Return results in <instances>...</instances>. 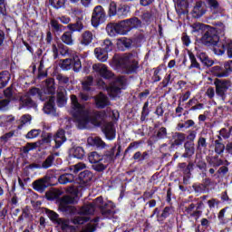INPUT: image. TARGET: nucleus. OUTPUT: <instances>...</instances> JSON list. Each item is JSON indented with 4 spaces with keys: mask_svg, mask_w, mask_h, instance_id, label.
Here are the masks:
<instances>
[{
    "mask_svg": "<svg viewBox=\"0 0 232 232\" xmlns=\"http://www.w3.org/2000/svg\"><path fill=\"white\" fill-rule=\"evenodd\" d=\"M15 121V117L13 115H2L0 116V128H8L12 126V122Z\"/></svg>",
    "mask_w": 232,
    "mask_h": 232,
    "instance_id": "nucleus-31",
    "label": "nucleus"
},
{
    "mask_svg": "<svg viewBox=\"0 0 232 232\" xmlns=\"http://www.w3.org/2000/svg\"><path fill=\"white\" fill-rule=\"evenodd\" d=\"M49 99L44 105L43 111L46 115H55L57 109L55 108V96L53 94L49 95Z\"/></svg>",
    "mask_w": 232,
    "mask_h": 232,
    "instance_id": "nucleus-21",
    "label": "nucleus"
},
{
    "mask_svg": "<svg viewBox=\"0 0 232 232\" xmlns=\"http://www.w3.org/2000/svg\"><path fill=\"white\" fill-rule=\"evenodd\" d=\"M45 214L47 215L48 218L51 220V222H53V224H57L58 226H62L64 222L63 218H59V214L53 210H50L48 208L45 209Z\"/></svg>",
    "mask_w": 232,
    "mask_h": 232,
    "instance_id": "nucleus-28",
    "label": "nucleus"
},
{
    "mask_svg": "<svg viewBox=\"0 0 232 232\" xmlns=\"http://www.w3.org/2000/svg\"><path fill=\"white\" fill-rule=\"evenodd\" d=\"M51 28L54 32H63V24H59V21H57L55 18H52L50 21Z\"/></svg>",
    "mask_w": 232,
    "mask_h": 232,
    "instance_id": "nucleus-52",
    "label": "nucleus"
},
{
    "mask_svg": "<svg viewBox=\"0 0 232 232\" xmlns=\"http://www.w3.org/2000/svg\"><path fill=\"white\" fill-rule=\"evenodd\" d=\"M66 102H68V98L66 97L65 91H58L56 95V103L58 108H64V106H66Z\"/></svg>",
    "mask_w": 232,
    "mask_h": 232,
    "instance_id": "nucleus-30",
    "label": "nucleus"
},
{
    "mask_svg": "<svg viewBox=\"0 0 232 232\" xmlns=\"http://www.w3.org/2000/svg\"><path fill=\"white\" fill-rule=\"evenodd\" d=\"M128 14H130V5H121L118 7V17H128Z\"/></svg>",
    "mask_w": 232,
    "mask_h": 232,
    "instance_id": "nucleus-43",
    "label": "nucleus"
},
{
    "mask_svg": "<svg viewBox=\"0 0 232 232\" xmlns=\"http://www.w3.org/2000/svg\"><path fill=\"white\" fill-rule=\"evenodd\" d=\"M78 180L81 188H88V170L81 172L78 176Z\"/></svg>",
    "mask_w": 232,
    "mask_h": 232,
    "instance_id": "nucleus-38",
    "label": "nucleus"
},
{
    "mask_svg": "<svg viewBox=\"0 0 232 232\" xmlns=\"http://www.w3.org/2000/svg\"><path fill=\"white\" fill-rule=\"evenodd\" d=\"M59 210L65 216V217H74L71 218V223L74 224V226H82L88 222V204L84 203V205L79 208L66 205L64 203L59 204Z\"/></svg>",
    "mask_w": 232,
    "mask_h": 232,
    "instance_id": "nucleus-6",
    "label": "nucleus"
},
{
    "mask_svg": "<svg viewBox=\"0 0 232 232\" xmlns=\"http://www.w3.org/2000/svg\"><path fill=\"white\" fill-rule=\"evenodd\" d=\"M227 88H216V94L218 97H221L222 101H226V92Z\"/></svg>",
    "mask_w": 232,
    "mask_h": 232,
    "instance_id": "nucleus-63",
    "label": "nucleus"
},
{
    "mask_svg": "<svg viewBox=\"0 0 232 232\" xmlns=\"http://www.w3.org/2000/svg\"><path fill=\"white\" fill-rule=\"evenodd\" d=\"M150 102H146L143 104L142 107V111H141V115H140V121L144 122V121H146V117H148V115H150Z\"/></svg>",
    "mask_w": 232,
    "mask_h": 232,
    "instance_id": "nucleus-48",
    "label": "nucleus"
},
{
    "mask_svg": "<svg viewBox=\"0 0 232 232\" xmlns=\"http://www.w3.org/2000/svg\"><path fill=\"white\" fill-rule=\"evenodd\" d=\"M184 153L181 154L182 159H191L195 155V142L185 141Z\"/></svg>",
    "mask_w": 232,
    "mask_h": 232,
    "instance_id": "nucleus-27",
    "label": "nucleus"
},
{
    "mask_svg": "<svg viewBox=\"0 0 232 232\" xmlns=\"http://www.w3.org/2000/svg\"><path fill=\"white\" fill-rule=\"evenodd\" d=\"M117 4L115 2H111L109 5V16L113 17L118 14Z\"/></svg>",
    "mask_w": 232,
    "mask_h": 232,
    "instance_id": "nucleus-57",
    "label": "nucleus"
},
{
    "mask_svg": "<svg viewBox=\"0 0 232 232\" xmlns=\"http://www.w3.org/2000/svg\"><path fill=\"white\" fill-rule=\"evenodd\" d=\"M197 32L201 34V37L198 40L200 44L208 46V48L212 47L214 50L215 48H220V44H222L223 41H220V36L218 35L217 27L200 24Z\"/></svg>",
    "mask_w": 232,
    "mask_h": 232,
    "instance_id": "nucleus-5",
    "label": "nucleus"
},
{
    "mask_svg": "<svg viewBox=\"0 0 232 232\" xmlns=\"http://www.w3.org/2000/svg\"><path fill=\"white\" fill-rule=\"evenodd\" d=\"M37 95L40 101H47L50 95H55V88H31L24 95L18 94V99L23 108H37V103L32 100V97Z\"/></svg>",
    "mask_w": 232,
    "mask_h": 232,
    "instance_id": "nucleus-3",
    "label": "nucleus"
},
{
    "mask_svg": "<svg viewBox=\"0 0 232 232\" xmlns=\"http://www.w3.org/2000/svg\"><path fill=\"white\" fill-rule=\"evenodd\" d=\"M94 102L98 110H104V108H106L107 106H111V102H110V98L102 92H100L99 94L94 96Z\"/></svg>",
    "mask_w": 232,
    "mask_h": 232,
    "instance_id": "nucleus-20",
    "label": "nucleus"
},
{
    "mask_svg": "<svg viewBox=\"0 0 232 232\" xmlns=\"http://www.w3.org/2000/svg\"><path fill=\"white\" fill-rule=\"evenodd\" d=\"M14 134L15 132L14 130L6 132L5 134L0 137V140H2V142L4 143H6L8 142V140H10V139H12V137H14Z\"/></svg>",
    "mask_w": 232,
    "mask_h": 232,
    "instance_id": "nucleus-64",
    "label": "nucleus"
},
{
    "mask_svg": "<svg viewBox=\"0 0 232 232\" xmlns=\"http://www.w3.org/2000/svg\"><path fill=\"white\" fill-rule=\"evenodd\" d=\"M157 139L162 140L168 137V129L166 127H161L156 133Z\"/></svg>",
    "mask_w": 232,
    "mask_h": 232,
    "instance_id": "nucleus-61",
    "label": "nucleus"
},
{
    "mask_svg": "<svg viewBox=\"0 0 232 232\" xmlns=\"http://www.w3.org/2000/svg\"><path fill=\"white\" fill-rule=\"evenodd\" d=\"M4 95L5 97L6 101H17V99L19 98V94H15V92H14V88H6L5 90H4Z\"/></svg>",
    "mask_w": 232,
    "mask_h": 232,
    "instance_id": "nucleus-37",
    "label": "nucleus"
},
{
    "mask_svg": "<svg viewBox=\"0 0 232 232\" xmlns=\"http://www.w3.org/2000/svg\"><path fill=\"white\" fill-rule=\"evenodd\" d=\"M214 146H215V149H214L215 153H217L218 155H222V153H224V150H226V145H224V143L218 140H215Z\"/></svg>",
    "mask_w": 232,
    "mask_h": 232,
    "instance_id": "nucleus-50",
    "label": "nucleus"
},
{
    "mask_svg": "<svg viewBox=\"0 0 232 232\" xmlns=\"http://www.w3.org/2000/svg\"><path fill=\"white\" fill-rule=\"evenodd\" d=\"M141 19L144 23H146L147 24H150L151 21H153V13L149 11L143 13L141 14Z\"/></svg>",
    "mask_w": 232,
    "mask_h": 232,
    "instance_id": "nucleus-55",
    "label": "nucleus"
},
{
    "mask_svg": "<svg viewBox=\"0 0 232 232\" xmlns=\"http://www.w3.org/2000/svg\"><path fill=\"white\" fill-rule=\"evenodd\" d=\"M42 130L41 129H33L27 132L25 135V139L32 140V139H37L39 135H41Z\"/></svg>",
    "mask_w": 232,
    "mask_h": 232,
    "instance_id": "nucleus-49",
    "label": "nucleus"
},
{
    "mask_svg": "<svg viewBox=\"0 0 232 232\" xmlns=\"http://www.w3.org/2000/svg\"><path fill=\"white\" fill-rule=\"evenodd\" d=\"M216 88H231L232 82L230 80L216 79L214 82Z\"/></svg>",
    "mask_w": 232,
    "mask_h": 232,
    "instance_id": "nucleus-39",
    "label": "nucleus"
},
{
    "mask_svg": "<svg viewBox=\"0 0 232 232\" xmlns=\"http://www.w3.org/2000/svg\"><path fill=\"white\" fill-rule=\"evenodd\" d=\"M61 229H62V231H65V232H76L77 231V227L75 226L69 225L68 223H66L65 220H63V222L62 223Z\"/></svg>",
    "mask_w": 232,
    "mask_h": 232,
    "instance_id": "nucleus-53",
    "label": "nucleus"
},
{
    "mask_svg": "<svg viewBox=\"0 0 232 232\" xmlns=\"http://www.w3.org/2000/svg\"><path fill=\"white\" fill-rule=\"evenodd\" d=\"M88 146H92V148H97V150H104L105 148H110V145L106 144L104 140L99 136L89 137Z\"/></svg>",
    "mask_w": 232,
    "mask_h": 232,
    "instance_id": "nucleus-22",
    "label": "nucleus"
},
{
    "mask_svg": "<svg viewBox=\"0 0 232 232\" xmlns=\"http://www.w3.org/2000/svg\"><path fill=\"white\" fill-rule=\"evenodd\" d=\"M228 172H229V168H227V166H221L218 169L214 177H216V179H224V177H226V175H227Z\"/></svg>",
    "mask_w": 232,
    "mask_h": 232,
    "instance_id": "nucleus-46",
    "label": "nucleus"
},
{
    "mask_svg": "<svg viewBox=\"0 0 232 232\" xmlns=\"http://www.w3.org/2000/svg\"><path fill=\"white\" fill-rule=\"evenodd\" d=\"M102 131L107 140H115V137H117V130L115 129V123H113V121L104 123L102 126Z\"/></svg>",
    "mask_w": 232,
    "mask_h": 232,
    "instance_id": "nucleus-18",
    "label": "nucleus"
},
{
    "mask_svg": "<svg viewBox=\"0 0 232 232\" xmlns=\"http://www.w3.org/2000/svg\"><path fill=\"white\" fill-rule=\"evenodd\" d=\"M193 162L189 161L188 164L181 162L178 164V170L183 173V184L188 186L189 184V179H191V170L193 169Z\"/></svg>",
    "mask_w": 232,
    "mask_h": 232,
    "instance_id": "nucleus-17",
    "label": "nucleus"
},
{
    "mask_svg": "<svg viewBox=\"0 0 232 232\" xmlns=\"http://www.w3.org/2000/svg\"><path fill=\"white\" fill-rule=\"evenodd\" d=\"M67 28L71 30V32H81L82 30V23L77 22L76 24H70L67 25Z\"/></svg>",
    "mask_w": 232,
    "mask_h": 232,
    "instance_id": "nucleus-56",
    "label": "nucleus"
},
{
    "mask_svg": "<svg viewBox=\"0 0 232 232\" xmlns=\"http://www.w3.org/2000/svg\"><path fill=\"white\" fill-rule=\"evenodd\" d=\"M60 67L62 70H72L74 72H79L82 65L81 64V60L79 56H74L73 59H64L61 62Z\"/></svg>",
    "mask_w": 232,
    "mask_h": 232,
    "instance_id": "nucleus-16",
    "label": "nucleus"
},
{
    "mask_svg": "<svg viewBox=\"0 0 232 232\" xmlns=\"http://www.w3.org/2000/svg\"><path fill=\"white\" fill-rule=\"evenodd\" d=\"M210 72L214 77H229L232 73V62H225L223 65H215L210 69Z\"/></svg>",
    "mask_w": 232,
    "mask_h": 232,
    "instance_id": "nucleus-12",
    "label": "nucleus"
},
{
    "mask_svg": "<svg viewBox=\"0 0 232 232\" xmlns=\"http://www.w3.org/2000/svg\"><path fill=\"white\" fill-rule=\"evenodd\" d=\"M52 139H53V134L52 132H47L46 130H42L41 140H39V142H40L41 146H43V144H51Z\"/></svg>",
    "mask_w": 232,
    "mask_h": 232,
    "instance_id": "nucleus-34",
    "label": "nucleus"
},
{
    "mask_svg": "<svg viewBox=\"0 0 232 232\" xmlns=\"http://www.w3.org/2000/svg\"><path fill=\"white\" fill-rule=\"evenodd\" d=\"M173 213H175V210L171 206H167L163 209H160V208H155L152 214L150 216V218H153V217H155L158 224L160 226L164 224V227H167V229L170 231L173 227L166 222V218H169L170 215H173Z\"/></svg>",
    "mask_w": 232,
    "mask_h": 232,
    "instance_id": "nucleus-9",
    "label": "nucleus"
},
{
    "mask_svg": "<svg viewBox=\"0 0 232 232\" xmlns=\"http://www.w3.org/2000/svg\"><path fill=\"white\" fill-rule=\"evenodd\" d=\"M105 68L106 64L104 63H95L92 65L93 72H95L98 75H101Z\"/></svg>",
    "mask_w": 232,
    "mask_h": 232,
    "instance_id": "nucleus-60",
    "label": "nucleus"
},
{
    "mask_svg": "<svg viewBox=\"0 0 232 232\" xmlns=\"http://www.w3.org/2000/svg\"><path fill=\"white\" fill-rule=\"evenodd\" d=\"M172 140L170 148H179V146H182L186 142V135L183 132H173Z\"/></svg>",
    "mask_w": 232,
    "mask_h": 232,
    "instance_id": "nucleus-24",
    "label": "nucleus"
},
{
    "mask_svg": "<svg viewBox=\"0 0 232 232\" xmlns=\"http://www.w3.org/2000/svg\"><path fill=\"white\" fill-rule=\"evenodd\" d=\"M140 144H142L141 140L130 142L124 151V156L126 157V155H128L130 151H134V150H139Z\"/></svg>",
    "mask_w": 232,
    "mask_h": 232,
    "instance_id": "nucleus-44",
    "label": "nucleus"
},
{
    "mask_svg": "<svg viewBox=\"0 0 232 232\" xmlns=\"http://www.w3.org/2000/svg\"><path fill=\"white\" fill-rule=\"evenodd\" d=\"M104 156H101L97 151L91 152V155L88 156V160L91 164H97V162H102Z\"/></svg>",
    "mask_w": 232,
    "mask_h": 232,
    "instance_id": "nucleus-40",
    "label": "nucleus"
},
{
    "mask_svg": "<svg viewBox=\"0 0 232 232\" xmlns=\"http://www.w3.org/2000/svg\"><path fill=\"white\" fill-rule=\"evenodd\" d=\"M204 14H206V8H204V3L202 1L197 2L191 11L192 17H194L195 19H200V17H202Z\"/></svg>",
    "mask_w": 232,
    "mask_h": 232,
    "instance_id": "nucleus-26",
    "label": "nucleus"
},
{
    "mask_svg": "<svg viewBox=\"0 0 232 232\" xmlns=\"http://www.w3.org/2000/svg\"><path fill=\"white\" fill-rule=\"evenodd\" d=\"M61 40L68 46H73V37L72 32H65L61 36Z\"/></svg>",
    "mask_w": 232,
    "mask_h": 232,
    "instance_id": "nucleus-41",
    "label": "nucleus"
},
{
    "mask_svg": "<svg viewBox=\"0 0 232 232\" xmlns=\"http://www.w3.org/2000/svg\"><path fill=\"white\" fill-rule=\"evenodd\" d=\"M115 50V44L110 39L103 40L102 47H97L94 49V54L96 59L101 63H106L108 61V53Z\"/></svg>",
    "mask_w": 232,
    "mask_h": 232,
    "instance_id": "nucleus-10",
    "label": "nucleus"
},
{
    "mask_svg": "<svg viewBox=\"0 0 232 232\" xmlns=\"http://www.w3.org/2000/svg\"><path fill=\"white\" fill-rule=\"evenodd\" d=\"M53 155H49L42 163L41 168L42 169H48V168H52L53 166Z\"/></svg>",
    "mask_w": 232,
    "mask_h": 232,
    "instance_id": "nucleus-45",
    "label": "nucleus"
},
{
    "mask_svg": "<svg viewBox=\"0 0 232 232\" xmlns=\"http://www.w3.org/2000/svg\"><path fill=\"white\" fill-rule=\"evenodd\" d=\"M79 202V190H74L73 193L63 196L60 203L61 204H65L67 206H70V204H77Z\"/></svg>",
    "mask_w": 232,
    "mask_h": 232,
    "instance_id": "nucleus-25",
    "label": "nucleus"
},
{
    "mask_svg": "<svg viewBox=\"0 0 232 232\" xmlns=\"http://www.w3.org/2000/svg\"><path fill=\"white\" fill-rule=\"evenodd\" d=\"M24 218H30V207L26 206L22 210V215L19 216L18 221L23 222Z\"/></svg>",
    "mask_w": 232,
    "mask_h": 232,
    "instance_id": "nucleus-59",
    "label": "nucleus"
},
{
    "mask_svg": "<svg viewBox=\"0 0 232 232\" xmlns=\"http://www.w3.org/2000/svg\"><path fill=\"white\" fill-rule=\"evenodd\" d=\"M113 63L116 70L125 75H131L139 72V61L128 56L114 58Z\"/></svg>",
    "mask_w": 232,
    "mask_h": 232,
    "instance_id": "nucleus-7",
    "label": "nucleus"
},
{
    "mask_svg": "<svg viewBox=\"0 0 232 232\" xmlns=\"http://www.w3.org/2000/svg\"><path fill=\"white\" fill-rule=\"evenodd\" d=\"M117 206L111 200H104L102 196H100L92 202L88 203V215H95L97 211L102 215V220H112L117 215L115 210Z\"/></svg>",
    "mask_w": 232,
    "mask_h": 232,
    "instance_id": "nucleus-1",
    "label": "nucleus"
},
{
    "mask_svg": "<svg viewBox=\"0 0 232 232\" xmlns=\"http://www.w3.org/2000/svg\"><path fill=\"white\" fill-rule=\"evenodd\" d=\"M227 51V55L228 59H232V40L224 39L221 44H219V48L214 49V53L216 55H224ZM227 63H232V60L227 61Z\"/></svg>",
    "mask_w": 232,
    "mask_h": 232,
    "instance_id": "nucleus-14",
    "label": "nucleus"
},
{
    "mask_svg": "<svg viewBox=\"0 0 232 232\" xmlns=\"http://www.w3.org/2000/svg\"><path fill=\"white\" fill-rule=\"evenodd\" d=\"M100 77H102V79L110 81V79H113V77H115V74L108 69V66H105V69H103V72H102Z\"/></svg>",
    "mask_w": 232,
    "mask_h": 232,
    "instance_id": "nucleus-51",
    "label": "nucleus"
},
{
    "mask_svg": "<svg viewBox=\"0 0 232 232\" xmlns=\"http://www.w3.org/2000/svg\"><path fill=\"white\" fill-rule=\"evenodd\" d=\"M101 220V217L97 216L94 218H88V232H95L99 227V221Z\"/></svg>",
    "mask_w": 232,
    "mask_h": 232,
    "instance_id": "nucleus-32",
    "label": "nucleus"
},
{
    "mask_svg": "<svg viewBox=\"0 0 232 232\" xmlns=\"http://www.w3.org/2000/svg\"><path fill=\"white\" fill-rule=\"evenodd\" d=\"M188 59L190 61V65L188 66V70H192V68H195L196 70H202V67L200 66V63L198 61H197V57L195 56V53H193L191 51H188Z\"/></svg>",
    "mask_w": 232,
    "mask_h": 232,
    "instance_id": "nucleus-33",
    "label": "nucleus"
},
{
    "mask_svg": "<svg viewBox=\"0 0 232 232\" xmlns=\"http://www.w3.org/2000/svg\"><path fill=\"white\" fill-rule=\"evenodd\" d=\"M10 81V73L6 71L0 73V88H5L7 86L8 82Z\"/></svg>",
    "mask_w": 232,
    "mask_h": 232,
    "instance_id": "nucleus-42",
    "label": "nucleus"
},
{
    "mask_svg": "<svg viewBox=\"0 0 232 232\" xmlns=\"http://www.w3.org/2000/svg\"><path fill=\"white\" fill-rule=\"evenodd\" d=\"M141 27L142 21L139 17L134 16L118 23H109L106 26V32L110 37H115V35H126L131 30H137V28Z\"/></svg>",
    "mask_w": 232,
    "mask_h": 232,
    "instance_id": "nucleus-2",
    "label": "nucleus"
},
{
    "mask_svg": "<svg viewBox=\"0 0 232 232\" xmlns=\"http://www.w3.org/2000/svg\"><path fill=\"white\" fill-rule=\"evenodd\" d=\"M192 188L195 193H206V190L208 189L206 185H203L202 183H194Z\"/></svg>",
    "mask_w": 232,
    "mask_h": 232,
    "instance_id": "nucleus-54",
    "label": "nucleus"
},
{
    "mask_svg": "<svg viewBox=\"0 0 232 232\" xmlns=\"http://www.w3.org/2000/svg\"><path fill=\"white\" fill-rule=\"evenodd\" d=\"M102 121H104V113L102 111H94L90 115V111H88V122L95 126L96 128H101L102 126Z\"/></svg>",
    "mask_w": 232,
    "mask_h": 232,
    "instance_id": "nucleus-19",
    "label": "nucleus"
},
{
    "mask_svg": "<svg viewBox=\"0 0 232 232\" xmlns=\"http://www.w3.org/2000/svg\"><path fill=\"white\" fill-rule=\"evenodd\" d=\"M92 169H94V171H97L98 173H102V171H104L106 168H108V166L101 163L100 161V162L92 163Z\"/></svg>",
    "mask_w": 232,
    "mask_h": 232,
    "instance_id": "nucleus-58",
    "label": "nucleus"
},
{
    "mask_svg": "<svg viewBox=\"0 0 232 232\" xmlns=\"http://www.w3.org/2000/svg\"><path fill=\"white\" fill-rule=\"evenodd\" d=\"M70 157H72V159H83L84 149H82V147L72 148L70 150Z\"/></svg>",
    "mask_w": 232,
    "mask_h": 232,
    "instance_id": "nucleus-36",
    "label": "nucleus"
},
{
    "mask_svg": "<svg viewBox=\"0 0 232 232\" xmlns=\"http://www.w3.org/2000/svg\"><path fill=\"white\" fill-rule=\"evenodd\" d=\"M208 164L212 168H218L222 166V164H224V161L221 159H218V156H214L210 158V160H208Z\"/></svg>",
    "mask_w": 232,
    "mask_h": 232,
    "instance_id": "nucleus-47",
    "label": "nucleus"
},
{
    "mask_svg": "<svg viewBox=\"0 0 232 232\" xmlns=\"http://www.w3.org/2000/svg\"><path fill=\"white\" fill-rule=\"evenodd\" d=\"M75 181V176L71 173H65L58 178L59 184H70Z\"/></svg>",
    "mask_w": 232,
    "mask_h": 232,
    "instance_id": "nucleus-35",
    "label": "nucleus"
},
{
    "mask_svg": "<svg viewBox=\"0 0 232 232\" xmlns=\"http://www.w3.org/2000/svg\"><path fill=\"white\" fill-rule=\"evenodd\" d=\"M126 84H128V79H126V76L116 77L112 82V85L111 86H108L102 78L93 80V76H88L89 88L93 85L98 86V88H124Z\"/></svg>",
    "mask_w": 232,
    "mask_h": 232,
    "instance_id": "nucleus-8",
    "label": "nucleus"
},
{
    "mask_svg": "<svg viewBox=\"0 0 232 232\" xmlns=\"http://www.w3.org/2000/svg\"><path fill=\"white\" fill-rule=\"evenodd\" d=\"M104 21H106V13L104 12V8H102V5L95 6L91 20L92 26L97 28V26H99V24H102Z\"/></svg>",
    "mask_w": 232,
    "mask_h": 232,
    "instance_id": "nucleus-15",
    "label": "nucleus"
},
{
    "mask_svg": "<svg viewBox=\"0 0 232 232\" xmlns=\"http://www.w3.org/2000/svg\"><path fill=\"white\" fill-rule=\"evenodd\" d=\"M198 59H199L200 63H202L203 66H206V68H211V66L215 64V61L209 58L206 53H199Z\"/></svg>",
    "mask_w": 232,
    "mask_h": 232,
    "instance_id": "nucleus-29",
    "label": "nucleus"
},
{
    "mask_svg": "<svg viewBox=\"0 0 232 232\" xmlns=\"http://www.w3.org/2000/svg\"><path fill=\"white\" fill-rule=\"evenodd\" d=\"M53 139L55 142V145L53 146L54 150H59L64 142H66V131L63 129L59 130L55 135H53Z\"/></svg>",
    "mask_w": 232,
    "mask_h": 232,
    "instance_id": "nucleus-23",
    "label": "nucleus"
},
{
    "mask_svg": "<svg viewBox=\"0 0 232 232\" xmlns=\"http://www.w3.org/2000/svg\"><path fill=\"white\" fill-rule=\"evenodd\" d=\"M53 179H55V176L45 175L44 178L36 179L33 182V189H34V191H37L38 193H44L47 188L55 186V183H53Z\"/></svg>",
    "mask_w": 232,
    "mask_h": 232,
    "instance_id": "nucleus-11",
    "label": "nucleus"
},
{
    "mask_svg": "<svg viewBox=\"0 0 232 232\" xmlns=\"http://www.w3.org/2000/svg\"><path fill=\"white\" fill-rule=\"evenodd\" d=\"M206 206L203 201L197 203H191L188 207H185V212L196 220H198L202 217V210L205 209Z\"/></svg>",
    "mask_w": 232,
    "mask_h": 232,
    "instance_id": "nucleus-13",
    "label": "nucleus"
},
{
    "mask_svg": "<svg viewBox=\"0 0 232 232\" xmlns=\"http://www.w3.org/2000/svg\"><path fill=\"white\" fill-rule=\"evenodd\" d=\"M70 113L78 130H86L88 128V109H86V105L79 102V99L75 94L71 95Z\"/></svg>",
    "mask_w": 232,
    "mask_h": 232,
    "instance_id": "nucleus-4",
    "label": "nucleus"
},
{
    "mask_svg": "<svg viewBox=\"0 0 232 232\" xmlns=\"http://www.w3.org/2000/svg\"><path fill=\"white\" fill-rule=\"evenodd\" d=\"M53 8L59 9L64 6L65 0H49Z\"/></svg>",
    "mask_w": 232,
    "mask_h": 232,
    "instance_id": "nucleus-62",
    "label": "nucleus"
}]
</instances>
